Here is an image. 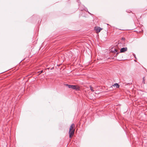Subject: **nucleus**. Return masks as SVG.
<instances>
[{
  "label": "nucleus",
  "mask_w": 147,
  "mask_h": 147,
  "mask_svg": "<svg viewBox=\"0 0 147 147\" xmlns=\"http://www.w3.org/2000/svg\"><path fill=\"white\" fill-rule=\"evenodd\" d=\"M66 86H68V87L69 88H71V87H72V85H69L68 84H66Z\"/></svg>",
  "instance_id": "8"
},
{
  "label": "nucleus",
  "mask_w": 147,
  "mask_h": 147,
  "mask_svg": "<svg viewBox=\"0 0 147 147\" xmlns=\"http://www.w3.org/2000/svg\"><path fill=\"white\" fill-rule=\"evenodd\" d=\"M75 126L74 124L72 123L69 128V134L70 138H72L74 134L75 131Z\"/></svg>",
  "instance_id": "1"
},
{
  "label": "nucleus",
  "mask_w": 147,
  "mask_h": 147,
  "mask_svg": "<svg viewBox=\"0 0 147 147\" xmlns=\"http://www.w3.org/2000/svg\"><path fill=\"white\" fill-rule=\"evenodd\" d=\"M127 50V47L123 48H121L120 50V53H123L126 51Z\"/></svg>",
  "instance_id": "3"
},
{
  "label": "nucleus",
  "mask_w": 147,
  "mask_h": 147,
  "mask_svg": "<svg viewBox=\"0 0 147 147\" xmlns=\"http://www.w3.org/2000/svg\"><path fill=\"white\" fill-rule=\"evenodd\" d=\"M115 86L116 87V88H118L119 87V85L118 84L116 83L114 85H113L111 87H115Z\"/></svg>",
  "instance_id": "4"
},
{
  "label": "nucleus",
  "mask_w": 147,
  "mask_h": 147,
  "mask_svg": "<svg viewBox=\"0 0 147 147\" xmlns=\"http://www.w3.org/2000/svg\"><path fill=\"white\" fill-rule=\"evenodd\" d=\"M113 49L114 50H113V49H112L111 50V51L112 53H115L117 52L118 51V50L117 49Z\"/></svg>",
  "instance_id": "5"
},
{
  "label": "nucleus",
  "mask_w": 147,
  "mask_h": 147,
  "mask_svg": "<svg viewBox=\"0 0 147 147\" xmlns=\"http://www.w3.org/2000/svg\"><path fill=\"white\" fill-rule=\"evenodd\" d=\"M71 88H72L73 89H75V85H73L71 86Z\"/></svg>",
  "instance_id": "9"
},
{
  "label": "nucleus",
  "mask_w": 147,
  "mask_h": 147,
  "mask_svg": "<svg viewBox=\"0 0 147 147\" xmlns=\"http://www.w3.org/2000/svg\"><path fill=\"white\" fill-rule=\"evenodd\" d=\"M131 11H129V12H128V13H131Z\"/></svg>",
  "instance_id": "14"
},
{
  "label": "nucleus",
  "mask_w": 147,
  "mask_h": 147,
  "mask_svg": "<svg viewBox=\"0 0 147 147\" xmlns=\"http://www.w3.org/2000/svg\"><path fill=\"white\" fill-rule=\"evenodd\" d=\"M144 9L146 10L147 9V6L146 5L144 7Z\"/></svg>",
  "instance_id": "10"
},
{
  "label": "nucleus",
  "mask_w": 147,
  "mask_h": 147,
  "mask_svg": "<svg viewBox=\"0 0 147 147\" xmlns=\"http://www.w3.org/2000/svg\"><path fill=\"white\" fill-rule=\"evenodd\" d=\"M95 29L97 33L100 32L102 29V28L99 27H95Z\"/></svg>",
  "instance_id": "2"
},
{
  "label": "nucleus",
  "mask_w": 147,
  "mask_h": 147,
  "mask_svg": "<svg viewBox=\"0 0 147 147\" xmlns=\"http://www.w3.org/2000/svg\"><path fill=\"white\" fill-rule=\"evenodd\" d=\"M119 53L118 52H117L116 54V55H115V56H117L118 55V54H119Z\"/></svg>",
  "instance_id": "11"
},
{
  "label": "nucleus",
  "mask_w": 147,
  "mask_h": 147,
  "mask_svg": "<svg viewBox=\"0 0 147 147\" xmlns=\"http://www.w3.org/2000/svg\"><path fill=\"white\" fill-rule=\"evenodd\" d=\"M90 90H91V91H92V92L94 91V90H93V88L91 86H90Z\"/></svg>",
  "instance_id": "7"
},
{
  "label": "nucleus",
  "mask_w": 147,
  "mask_h": 147,
  "mask_svg": "<svg viewBox=\"0 0 147 147\" xmlns=\"http://www.w3.org/2000/svg\"><path fill=\"white\" fill-rule=\"evenodd\" d=\"M121 39L122 40H124L125 39V38H121Z\"/></svg>",
  "instance_id": "13"
},
{
  "label": "nucleus",
  "mask_w": 147,
  "mask_h": 147,
  "mask_svg": "<svg viewBox=\"0 0 147 147\" xmlns=\"http://www.w3.org/2000/svg\"><path fill=\"white\" fill-rule=\"evenodd\" d=\"M80 88L79 86H75V90H80Z\"/></svg>",
  "instance_id": "6"
},
{
  "label": "nucleus",
  "mask_w": 147,
  "mask_h": 147,
  "mask_svg": "<svg viewBox=\"0 0 147 147\" xmlns=\"http://www.w3.org/2000/svg\"><path fill=\"white\" fill-rule=\"evenodd\" d=\"M40 73H41L43 72V71L42 70V71H40Z\"/></svg>",
  "instance_id": "12"
}]
</instances>
